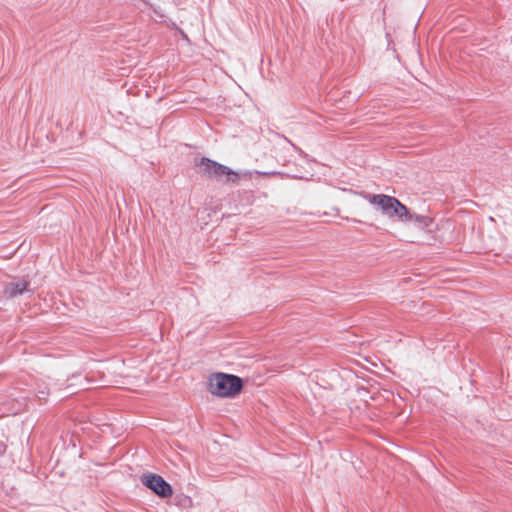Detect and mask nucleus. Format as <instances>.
Wrapping results in <instances>:
<instances>
[{
	"label": "nucleus",
	"instance_id": "1",
	"mask_svg": "<svg viewBox=\"0 0 512 512\" xmlns=\"http://www.w3.org/2000/svg\"><path fill=\"white\" fill-rule=\"evenodd\" d=\"M365 198L371 205L376 206L389 219L400 222H411L419 217L411 213L397 198L386 194H368Z\"/></svg>",
	"mask_w": 512,
	"mask_h": 512
},
{
	"label": "nucleus",
	"instance_id": "2",
	"mask_svg": "<svg viewBox=\"0 0 512 512\" xmlns=\"http://www.w3.org/2000/svg\"><path fill=\"white\" fill-rule=\"evenodd\" d=\"M242 387L241 378L231 374L215 373L208 379V391L222 398L234 397L241 391Z\"/></svg>",
	"mask_w": 512,
	"mask_h": 512
},
{
	"label": "nucleus",
	"instance_id": "3",
	"mask_svg": "<svg viewBox=\"0 0 512 512\" xmlns=\"http://www.w3.org/2000/svg\"><path fill=\"white\" fill-rule=\"evenodd\" d=\"M196 165L199 167L200 172L207 175L208 177H214L217 179L227 177L230 179L231 175L235 176L230 168L208 158H201L199 162L196 163Z\"/></svg>",
	"mask_w": 512,
	"mask_h": 512
},
{
	"label": "nucleus",
	"instance_id": "5",
	"mask_svg": "<svg viewBox=\"0 0 512 512\" xmlns=\"http://www.w3.org/2000/svg\"><path fill=\"white\" fill-rule=\"evenodd\" d=\"M27 287V281L11 282L5 286L4 295L7 298H14L18 295H21L24 291H26Z\"/></svg>",
	"mask_w": 512,
	"mask_h": 512
},
{
	"label": "nucleus",
	"instance_id": "4",
	"mask_svg": "<svg viewBox=\"0 0 512 512\" xmlns=\"http://www.w3.org/2000/svg\"><path fill=\"white\" fill-rule=\"evenodd\" d=\"M142 482L145 486L151 489L155 494L160 497L167 498L173 493L172 487L168 484L163 477L156 474L144 475Z\"/></svg>",
	"mask_w": 512,
	"mask_h": 512
}]
</instances>
